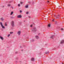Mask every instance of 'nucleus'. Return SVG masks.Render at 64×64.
I'll return each mask as SVG.
<instances>
[{
    "label": "nucleus",
    "mask_w": 64,
    "mask_h": 64,
    "mask_svg": "<svg viewBox=\"0 0 64 64\" xmlns=\"http://www.w3.org/2000/svg\"><path fill=\"white\" fill-rule=\"evenodd\" d=\"M17 34H18V35H20V34H21V31H18Z\"/></svg>",
    "instance_id": "2"
},
{
    "label": "nucleus",
    "mask_w": 64,
    "mask_h": 64,
    "mask_svg": "<svg viewBox=\"0 0 64 64\" xmlns=\"http://www.w3.org/2000/svg\"><path fill=\"white\" fill-rule=\"evenodd\" d=\"M28 3H29V4H30V3H31V2H28Z\"/></svg>",
    "instance_id": "28"
},
{
    "label": "nucleus",
    "mask_w": 64,
    "mask_h": 64,
    "mask_svg": "<svg viewBox=\"0 0 64 64\" xmlns=\"http://www.w3.org/2000/svg\"><path fill=\"white\" fill-rule=\"evenodd\" d=\"M55 24H57V22H55Z\"/></svg>",
    "instance_id": "22"
},
{
    "label": "nucleus",
    "mask_w": 64,
    "mask_h": 64,
    "mask_svg": "<svg viewBox=\"0 0 64 64\" xmlns=\"http://www.w3.org/2000/svg\"><path fill=\"white\" fill-rule=\"evenodd\" d=\"M32 42H33V41H34V40H33V39H32L31 40Z\"/></svg>",
    "instance_id": "18"
},
{
    "label": "nucleus",
    "mask_w": 64,
    "mask_h": 64,
    "mask_svg": "<svg viewBox=\"0 0 64 64\" xmlns=\"http://www.w3.org/2000/svg\"><path fill=\"white\" fill-rule=\"evenodd\" d=\"M38 35H40V33L38 34Z\"/></svg>",
    "instance_id": "37"
},
{
    "label": "nucleus",
    "mask_w": 64,
    "mask_h": 64,
    "mask_svg": "<svg viewBox=\"0 0 64 64\" xmlns=\"http://www.w3.org/2000/svg\"><path fill=\"white\" fill-rule=\"evenodd\" d=\"M0 25L2 27V28H3V29H5V27L4 26H3V24H2V22H0Z\"/></svg>",
    "instance_id": "3"
},
{
    "label": "nucleus",
    "mask_w": 64,
    "mask_h": 64,
    "mask_svg": "<svg viewBox=\"0 0 64 64\" xmlns=\"http://www.w3.org/2000/svg\"><path fill=\"white\" fill-rule=\"evenodd\" d=\"M10 36V34H9L8 35V37H9V36Z\"/></svg>",
    "instance_id": "19"
},
{
    "label": "nucleus",
    "mask_w": 64,
    "mask_h": 64,
    "mask_svg": "<svg viewBox=\"0 0 64 64\" xmlns=\"http://www.w3.org/2000/svg\"><path fill=\"white\" fill-rule=\"evenodd\" d=\"M16 53H17V52H16Z\"/></svg>",
    "instance_id": "34"
},
{
    "label": "nucleus",
    "mask_w": 64,
    "mask_h": 64,
    "mask_svg": "<svg viewBox=\"0 0 64 64\" xmlns=\"http://www.w3.org/2000/svg\"><path fill=\"white\" fill-rule=\"evenodd\" d=\"M11 8H12V9H13V7H11Z\"/></svg>",
    "instance_id": "35"
},
{
    "label": "nucleus",
    "mask_w": 64,
    "mask_h": 64,
    "mask_svg": "<svg viewBox=\"0 0 64 64\" xmlns=\"http://www.w3.org/2000/svg\"><path fill=\"white\" fill-rule=\"evenodd\" d=\"M20 48H22V47L20 46Z\"/></svg>",
    "instance_id": "39"
},
{
    "label": "nucleus",
    "mask_w": 64,
    "mask_h": 64,
    "mask_svg": "<svg viewBox=\"0 0 64 64\" xmlns=\"http://www.w3.org/2000/svg\"><path fill=\"white\" fill-rule=\"evenodd\" d=\"M17 17L18 18H21L22 17V16L21 15H19L17 16Z\"/></svg>",
    "instance_id": "6"
},
{
    "label": "nucleus",
    "mask_w": 64,
    "mask_h": 64,
    "mask_svg": "<svg viewBox=\"0 0 64 64\" xmlns=\"http://www.w3.org/2000/svg\"><path fill=\"white\" fill-rule=\"evenodd\" d=\"M36 39H37L39 38V37L37 36H36Z\"/></svg>",
    "instance_id": "10"
},
{
    "label": "nucleus",
    "mask_w": 64,
    "mask_h": 64,
    "mask_svg": "<svg viewBox=\"0 0 64 64\" xmlns=\"http://www.w3.org/2000/svg\"><path fill=\"white\" fill-rule=\"evenodd\" d=\"M28 18H30V17L29 16V17H28Z\"/></svg>",
    "instance_id": "36"
},
{
    "label": "nucleus",
    "mask_w": 64,
    "mask_h": 64,
    "mask_svg": "<svg viewBox=\"0 0 64 64\" xmlns=\"http://www.w3.org/2000/svg\"><path fill=\"white\" fill-rule=\"evenodd\" d=\"M20 13H21L22 12V10H20Z\"/></svg>",
    "instance_id": "26"
},
{
    "label": "nucleus",
    "mask_w": 64,
    "mask_h": 64,
    "mask_svg": "<svg viewBox=\"0 0 64 64\" xmlns=\"http://www.w3.org/2000/svg\"><path fill=\"white\" fill-rule=\"evenodd\" d=\"M23 51V50H22V51Z\"/></svg>",
    "instance_id": "40"
},
{
    "label": "nucleus",
    "mask_w": 64,
    "mask_h": 64,
    "mask_svg": "<svg viewBox=\"0 0 64 64\" xmlns=\"http://www.w3.org/2000/svg\"><path fill=\"white\" fill-rule=\"evenodd\" d=\"M3 7H4V6H3Z\"/></svg>",
    "instance_id": "42"
},
{
    "label": "nucleus",
    "mask_w": 64,
    "mask_h": 64,
    "mask_svg": "<svg viewBox=\"0 0 64 64\" xmlns=\"http://www.w3.org/2000/svg\"><path fill=\"white\" fill-rule=\"evenodd\" d=\"M0 38L2 40H3L4 38H3L1 36H0Z\"/></svg>",
    "instance_id": "9"
},
{
    "label": "nucleus",
    "mask_w": 64,
    "mask_h": 64,
    "mask_svg": "<svg viewBox=\"0 0 64 64\" xmlns=\"http://www.w3.org/2000/svg\"><path fill=\"white\" fill-rule=\"evenodd\" d=\"M59 18V16H56V19L58 18Z\"/></svg>",
    "instance_id": "12"
},
{
    "label": "nucleus",
    "mask_w": 64,
    "mask_h": 64,
    "mask_svg": "<svg viewBox=\"0 0 64 64\" xmlns=\"http://www.w3.org/2000/svg\"><path fill=\"white\" fill-rule=\"evenodd\" d=\"M30 26V27H32V25H31Z\"/></svg>",
    "instance_id": "33"
},
{
    "label": "nucleus",
    "mask_w": 64,
    "mask_h": 64,
    "mask_svg": "<svg viewBox=\"0 0 64 64\" xmlns=\"http://www.w3.org/2000/svg\"><path fill=\"white\" fill-rule=\"evenodd\" d=\"M11 18H13V17H11Z\"/></svg>",
    "instance_id": "29"
},
{
    "label": "nucleus",
    "mask_w": 64,
    "mask_h": 64,
    "mask_svg": "<svg viewBox=\"0 0 64 64\" xmlns=\"http://www.w3.org/2000/svg\"><path fill=\"white\" fill-rule=\"evenodd\" d=\"M12 33H13V32H10V34H11Z\"/></svg>",
    "instance_id": "21"
},
{
    "label": "nucleus",
    "mask_w": 64,
    "mask_h": 64,
    "mask_svg": "<svg viewBox=\"0 0 64 64\" xmlns=\"http://www.w3.org/2000/svg\"><path fill=\"white\" fill-rule=\"evenodd\" d=\"M48 27H50L51 26H50V24H49L48 25Z\"/></svg>",
    "instance_id": "17"
},
{
    "label": "nucleus",
    "mask_w": 64,
    "mask_h": 64,
    "mask_svg": "<svg viewBox=\"0 0 64 64\" xmlns=\"http://www.w3.org/2000/svg\"><path fill=\"white\" fill-rule=\"evenodd\" d=\"M64 42V40H62L61 41V42L60 43L61 44H63V43Z\"/></svg>",
    "instance_id": "4"
},
{
    "label": "nucleus",
    "mask_w": 64,
    "mask_h": 64,
    "mask_svg": "<svg viewBox=\"0 0 64 64\" xmlns=\"http://www.w3.org/2000/svg\"><path fill=\"white\" fill-rule=\"evenodd\" d=\"M20 4H23V2H20Z\"/></svg>",
    "instance_id": "23"
},
{
    "label": "nucleus",
    "mask_w": 64,
    "mask_h": 64,
    "mask_svg": "<svg viewBox=\"0 0 64 64\" xmlns=\"http://www.w3.org/2000/svg\"><path fill=\"white\" fill-rule=\"evenodd\" d=\"M12 1H11L8 2V3H12Z\"/></svg>",
    "instance_id": "20"
},
{
    "label": "nucleus",
    "mask_w": 64,
    "mask_h": 64,
    "mask_svg": "<svg viewBox=\"0 0 64 64\" xmlns=\"http://www.w3.org/2000/svg\"><path fill=\"white\" fill-rule=\"evenodd\" d=\"M33 30H32V31H36V28H33Z\"/></svg>",
    "instance_id": "5"
},
{
    "label": "nucleus",
    "mask_w": 64,
    "mask_h": 64,
    "mask_svg": "<svg viewBox=\"0 0 64 64\" xmlns=\"http://www.w3.org/2000/svg\"><path fill=\"white\" fill-rule=\"evenodd\" d=\"M20 4H18V6L19 7H20Z\"/></svg>",
    "instance_id": "24"
},
{
    "label": "nucleus",
    "mask_w": 64,
    "mask_h": 64,
    "mask_svg": "<svg viewBox=\"0 0 64 64\" xmlns=\"http://www.w3.org/2000/svg\"><path fill=\"white\" fill-rule=\"evenodd\" d=\"M0 20H2V21H3L4 20V19L2 18H0Z\"/></svg>",
    "instance_id": "14"
},
{
    "label": "nucleus",
    "mask_w": 64,
    "mask_h": 64,
    "mask_svg": "<svg viewBox=\"0 0 64 64\" xmlns=\"http://www.w3.org/2000/svg\"><path fill=\"white\" fill-rule=\"evenodd\" d=\"M63 62H62V64H63Z\"/></svg>",
    "instance_id": "41"
},
{
    "label": "nucleus",
    "mask_w": 64,
    "mask_h": 64,
    "mask_svg": "<svg viewBox=\"0 0 64 64\" xmlns=\"http://www.w3.org/2000/svg\"><path fill=\"white\" fill-rule=\"evenodd\" d=\"M48 2V3H49V2Z\"/></svg>",
    "instance_id": "38"
},
{
    "label": "nucleus",
    "mask_w": 64,
    "mask_h": 64,
    "mask_svg": "<svg viewBox=\"0 0 64 64\" xmlns=\"http://www.w3.org/2000/svg\"><path fill=\"white\" fill-rule=\"evenodd\" d=\"M31 61H34V58H32L31 59Z\"/></svg>",
    "instance_id": "7"
},
{
    "label": "nucleus",
    "mask_w": 64,
    "mask_h": 64,
    "mask_svg": "<svg viewBox=\"0 0 64 64\" xmlns=\"http://www.w3.org/2000/svg\"><path fill=\"white\" fill-rule=\"evenodd\" d=\"M7 26V25L6 24H5V26Z\"/></svg>",
    "instance_id": "31"
},
{
    "label": "nucleus",
    "mask_w": 64,
    "mask_h": 64,
    "mask_svg": "<svg viewBox=\"0 0 64 64\" xmlns=\"http://www.w3.org/2000/svg\"><path fill=\"white\" fill-rule=\"evenodd\" d=\"M7 6L8 7H10L11 6V4H8L7 5Z\"/></svg>",
    "instance_id": "11"
},
{
    "label": "nucleus",
    "mask_w": 64,
    "mask_h": 64,
    "mask_svg": "<svg viewBox=\"0 0 64 64\" xmlns=\"http://www.w3.org/2000/svg\"><path fill=\"white\" fill-rule=\"evenodd\" d=\"M54 21V20L53 19V20H52V21Z\"/></svg>",
    "instance_id": "30"
},
{
    "label": "nucleus",
    "mask_w": 64,
    "mask_h": 64,
    "mask_svg": "<svg viewBox=\"0 0 64 64\" xmlns=\"http://www.w3.org/2000/svg\"><path fill=\"white\" fill-rule=\"evenodd\" d=\"M54 37H55V36L54 35H53V36L52 35V36L50 37V38H52V39H53Z\"/></svg>",
    "instance_id": "8"
},
{
    "label": "nucleus",
    "mask_w": 64,
    "mask_h": 64,
    "mask_svg": "<svg viewBox=\"0 0 64 64\" xmlns=\"http://www.w3.org/2000/svg\"><path fill=\"white\" fill-rule=\"evenodd\" d=\"M28 4L26 6V8H28Z\"/></svg>",
    "instance_id": "13"
},
{
    "label": "nucleus",
    "mask_w": 64,
    "mask_h": 64,
    "mask_svg": "<svg viewBox=\"0 0 64 64\" xmlns=\"http://www.w3.org/2000/svg\"><path fill=\"white\" fill-rule=\"evenodd\" d=\"M46 54H49V51H48V52H46Z\"/></svg>",
    "instance_id": "16"
},
{
    "label": "nucleus",
    "mask_w": 64,
    "mask_h": 64,
    "mask_svg": "<svg viewBox=\"0 0 64 64\" xmlns=\"http://www.w3.org/2000/svg\"><path fill=\"white\" fill-rule=\"evenodd\" d=\"M61 30H63V28H61Z\"/></svg>",
    "instance_id": "27"
},
{
    "label": "nucleus",
    "mask_w": 64,
    "mask_h": 64,
    "mask_svg": "<svg viewBox=\"0 0 64 64\" xmlns=\"http://www.w3.org/2000/svg\"><path fill=\"white\" fill-rule=\"evenodd\" d=\"M14 21H12L11 22V25L12 27H14Z\"/></svg>",
    "instance_id": "1"
},
{
    "label": "nucleus",
    "mask_w": 64,
    "mask_h": 64,
    "mask_svg": "<svg viewBox=\"0 0 64 64\" xmlns=\"http://www.w3.org/2000/svg\"><path fill=\"white\" fill-rule=\"evenodd\" d=\"M60 15H59V14H58V16H59H59H60Z\"/></svg>",
    "instance_id": "32"
},
{
    "label": "nucleus",
    "mask_w": 64,
    "mask_h": 64,
    "mask_svg": "<svg viewBox=\"0 0 64 64\" xmlns=\"http://www.w3.org/2000/svg\"><path fill=\"white\" fill-rule=\"evenodd\" d=\"M13 14V12H11V13L10 14V15H12V14Z\"/></svg>",
    "instance_id": "15"
},
{
    "label": "nucleus",
    "mask_w": 64,
    "mask_h": 64,
    "mask_svg": "<svg viewBox=\"0 0 64 64\" xmlns=\"http://www.w3.org/2000/svg\"><path fill=\"white\" fill-rule=\"evenodd\" d=\"M28 13H29V12H26V14H28Z\"/></svg>",
    "instance_id": "25"
}]
</instances>
